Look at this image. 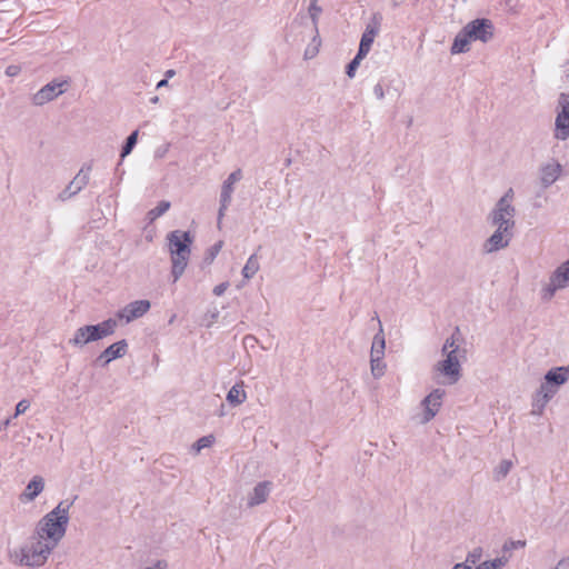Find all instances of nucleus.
Instances as JSON below:
<instances>
[{
	"instance_id": "1",
	"label": "nucleus",
	"mask_w": 569,
	"mask_h": 569,
	"mask_svg": "<svg viewBox=\"0 0 569 569\" xmlns=\"http://www.w3.org/2000/svg\"><path fill=\"white\" fill-rule=\"evenodd\" d=\"M72 502L61 501L58 506L43 516L37 523L34 532L54 548L64 537L69 523V509Z\"/></svg>"
},
{
	"instance_id": "2",
	"label": "nucleus",
	"mask_w": 569,
	"mask_h": 569,
	"mask_svg": "<svg viewBox=\"0 0 569 569\" xmlns=\"http://www.w3.org/2000/svg\"><path fill=\"white\" fill-rule=\"evenodd\" d=\"M53 549V546L33 532L29 541L20 548L8 549V559L17 566L41 567L47 562Z\"/></svg>"
},
{
	"instance_id": "3",
	"label": "nucleus",
	"mask_w": 569,
	"mask_h": 569,
	"mask_svg": "<svg viewBox=\"0 0 569 569\" xmlns=\"http://www.w3.org/2000/svg\"><path fill=\"white\" fill-rule=\"evenodd\" d=\"M166 240L171 257V276L176 282L188 266L193 237L189 231L173 230L167 234Z\"/></svg>"
},
{
	"instance_id": "4",
	"label": "nucleus",
	"mask_w": 569,
	"mask_h": 569,
	"mask_svg": "<svg viewBox=\"0 0 569 569\" xmlns=\"http://www.w3.org/2000/svg\"><path fill=\"white\" fill-rule=\"evenodd\" d=\"M458 351L459 346L453 337L448 338L441 349L446 359L436 365V370L446 376L449 383H456L460 378L461 366L458 359Z\"/></svg>"
},
{
	"instance_id": "5",
	"label": "nucleus",
	"mask_w": 569,
	"mask_h": 569,
	"mask_svg": "<svg viewBox=\"0 0 569 569\" xmlns=\"http://www.w3.org/2000/svg\"><path fill=\"white\" fill-rule=\"evenodd\" d=\"M569 287V259L560 263L550 274L549 281L541 288L543 301H550L558 290Z\"/></svg>"
},
{
	"instance_id": "6",
	"label": "nucleus",
	"mask_w": 569,
	"mask_h": 569,
	"mask_svg": "<svg viewBox=\"0 0 569 569\" xmlns=\"http://www.w3.org/2000/svg\"><path fill=\"white\" fill-rule=\"evenodd\" d=\"M463 29L471 41H481L487 43L493 38L495 27L489 19H475L468 22Z\"/></svg>"
},
{
	"instance_id": "7",
	"label": "nucleus",
	"mask_w": 569,
	"mask_h": 569,
	"mask_svg": "<svg viewBox=\"0 0 569 569\" xmlns=\"http://www.w3.org/2000/svg\"><path fill=\"white\" fill-rule=\"evenodd\" d=\"M242 178V171L240 169L234 170L231 172L228 178L223 181L220 192V207L218 211V227L220 228L221 220L226 214L227 209L229 208L231 200H232V193L234 191V184L240 181Z\"/></svg>"
},
{
	"instance_id": "8",
	"label": "nucleus",
	"mask_w": 569,
	"mask_h": 569,
	"mask_svg": "<svg viewBox=\"0 0 569 569\" xmlns=\"http://www.w3.org/2000/svg\"><path fill=\"white\" fill-rule=\"evenodd\" d=\"M569 137V93H561L558 100L556 118V138L566 140Z\"/></svg>"
},
{
	"instance_id": "9",
	"label": "nucleus",
	"mask_w": 569,
	"mask_h": 569,
	"mask_svg": "<svg viewBox=\"0 0 569 569\" xmlns=\"http://www.w3.org/2000/svg\"><path fill=\"white\" fill-rule=\"evenodd\" d=\"M382 22V16L380 12H375L368 23L366 24V29L361 36L359 51L360 54H368L371 46L375 41V38L378 36L380 31Z\"/></svg>"
},
{
	"instance_id": "10",
	"label": "nucleus",
	"mask_w": 569,
	"mask_h": 569,
	"mask_svg": "<svg viewBox=\"0 0 569 569\" xmlns=\"http://www.w3.org/2000/svg\"><path fill=\"white\" fill-rule=\"evenodd\" d=\"M67 84V81L54 80L49 82L32 96V103L34 106H43L52 101L66 91Z\"/></svg>"
},
{
	"instance_id": "11",
	"label": "nucleus",
	"mask_w": 569,
	"mask_h": 569,
	"mask_svg": "<svg viewBox=\"0 0 569 569\" xmlns=\"http://www.w3.org/2000/svg\"><path fill=\"white\" fill-rule=\"evenodd\" d=\"M515 207H506L496 203L495 209L490 213L491 223L501 230H512L515 228Z\"/></svg>"
},
{
	"instance_id": "12",
	"label": "nucleus",
	"mask_w": 569,
	"mask_h": 569,
	"mask_svg": "<svg viewBox=\"0 0 569 569\" xmlns=\"http://www.w3.org/2000/svg\"><path fill=\"white\" fill-rule=\"evenodd\" d=\"M91 168H82L70 183L58 194L60 201H67L78 194L89 182Z\"/></svg>"
},
{
	"instance_id": "13",
	"label": "nucleus",
	"mask_w": 569,
	"mask_h": 569,
	"mask_svg": "<svg viewBox=\"0 0 569 569\" xmlns=\"http://www.w3.org/2000/svg\"><path fill=\"white\" fill-rule=\"evenodd\" d=\"M443 396V390L435 389L421 401V406L423 407V416L420 420V423H427L435 418L441 407Z\"/></svg>"
},
{
	"instance_id": "14",
	"label": "nucleus",
	"mask_w": 569,
	"mask_h": 569,
	"mask_svg": "<svg viewBox=\"0 0 569 569\" xmlns=\"http://www.w3.org/2000/svg\"><path fill=\"white\" fill-rule=\"evenodd\" d=\"M150 309V302L148 300H136L130 302L121 310L117 312V318L119 320H124L126 323H129L148 312Z\"/></svg>"
},
{
	"instance_id": "15",
	"label": "nucleus",
	"mask_w": 569,
	"mask_h": 569,
	"mask_svg": "<svg viewBox=\"0 0 569 569\" xmlns=\"http://www.w3.org/2000/svg\"><path fill=\"white\" fill-rule=\"evenodd\" d=\"M100 340L98 329L94 325L83 326L76 330L73 338L69 340V343L82 348L89 342Z\"/></svg>"
},
{
	"instance_id": "16",
	"label": "nucleus",
	"mask_w": 569,
	"mask_h": 569,
	"mask_svg": "<svg viewBox=\"0 0 569 569\" xmlns=\"http://www.w3.org/2000/svg\"><path fill=\"white\" fill-rule=\"evenodd\" d=\"M512 238V230H501L499 228L486 241L485 249L487 252H495L506 248Z\"/></svg>"
},
{
	"instance_id": "17",
	"label": "nucleus",
	"mask_w": 569,
	"mask_h": 569,
	"mask_svg": "<svg viewBox=\"0 0 569 569\" xmlns=\"http://www.w3.org/2000/svg\"><path fill=\"white\" fill-rule=\"evenodd\" d=\"M127 350L128 343L126 340L117 341L106 348L97 358V361H102V366H106L112 360L123 357L127 353Z\"/></svg>"
},
{
	"instance_id": "18",
	"label": "nucleus",
	"mask_w": 569,
	"mask_h": 569,
	"mask_svg": "<svg viewBox=\"0 0 569 569\" xmlns=\"http://www.w3.org/2000/svg\"><path fill=\"white\" fill-rule=\"evenodd\" d=\"M562 167L558 162H549L542 166L540 169L541 186L546 189L553 184L559 179Z\"/></svg>"
},
{
	"instance_id": "19",
	"label": "nucleus",
	"mask_w": 569,
	"mask_h": 569,
	"mask_svg": "<svg viewBox=\"0 0 569 569\" xmlns=\"http://www.w3.org/2000/svg\"><path fill=\"white\" fill-rule=\"evenodd\" d=\"M271 486L270 481L259 482L248 497V506L254 507L263 503L270 495Z\"/></svg>"
},
{
	"instance_id": "20",
	"label": "nucleus",
	"mask_w": 569,
	"mask_h": 569,
	"mask_svg": "<svg viewBox=\"0 0 569 569\" xmlns=\"http://www.w3.org/2000/svg\"><path fill=\"white\" fill-rule=\"evenodd\" d=\"M44 480L40 476H34L30 482L27 485L23 493L21 495V500L32 501L34 500L43 490Z\"/></svg>"
},
{
	"instance_id": "21",
	"label": "nucleus",
	"mask_w": 569,
	"mask_h": 569,
	"mask_svg": "<svg viewBox=\"0 0 569 569\" xmlns=\"http://www.w3.org/2000/svg\"><path fill=\"white\" fill-rule=\"evenodd\" d=\"M470 42H471V40L468 38L467 32L462 28L457 33V36H456V38L453 40V43H452L451 49H450L451 53L452 54H458V53H463V52L469 51Z\"/></svg>"
},
{
	"instance_id": "22",
	"label": "nucleus",
	"mask_w": 569,
	"mask_h": 569,
	"mask_svg": "<svg viewBox=\"0 0 569 569\" xmlns=\"http://www.w3.org/2000/svg\"><path fill=\"white\" fill-rule=\"evenodd\" d=\"M385 348H386V340H385V336H383V329H382L381 322H379V331L373 337L371 351H370V358H383Z\"/></svg>"
},
{
	"instance_id": "23",
	"label": "nucleus",
	"mask_w": 569,
	"mask_h": 569,
	"mask_svg": "<svg viewBox=\"0 0 569 569\" xmlns=\"http://www.w3.org/2000/svg\"><path fill=\"white\" fill-rule=\"evenodd\" d=\"M247 399V393L243 390V382H238L231 387L227 395V401L232 406H239Z\"/></svg>"
},
{
	"instance_id": "24",
	"label": "nucleus",
	"mask_w": 569,
	"mask_h": 569,
	"mask_svg": "<svg viewBox=\"0 0 569 569\" xmlns=\"http://www.w3.org/2000/svg\"><path fill=\"white\" fill-rule=\"evenodd\" d=\"M545 380L557 389V387L567 382L568 377L565 369L558 367L549 370L545 376Z\"/></svg>"
},
{
	"instance_id": "25",
	"label": "nucleus",
	"mask_w": 569,
	"mask_h": 569,
	"mask_svg": "<svg viewBox=\"0 0 569 569\" xmlns=\"http://www.w3.org/2000/svg\"><path fill=\"white\" fill-rule=\"evenodd\" d=\"M556 392L557 389L545 380V382L537 391L538 401H541V408H543L550 401Z\"/></svg>"
},
{
	"instance_id": "26",
	"label": "nucleus",
	"mask_w": 569,
	"mask_h": 569,
	"mask_svg": "<svg viewBox=\"0 0 569 569\" xmlns=\"http://www.w3.org/2000/svg\"><path fill=\"white\" fill-rule=\"evenodd\" d=\"M260 266H259V260H258V257L256 253L251 254L243 269H242V276L244 279L249 280L251 279L259 270Z\"/></svg>"
},
{
	"instance_id": "27",
	"label": "nucleus",
	"mask_w": 569,
	"mask_h": 569,
	"mask_svg": "<svg viewBox=\"0 0 569 569\" xmlns=\"http://www.w3.org/2000/svg\"><path fill=\"white\" fill-rule=\"evenodd\" d=\"M116 319H108L102 321L101 323L94 325L96 329H98L99 338L102 339L104 337L111 336L117 328Z\"/></svg>"
},
{
	"instance_id": "28",
	"label": "nucleus",
	"mask_w": 569,
	"mask_h": 569,
	"mask_svg": "<svg viewBox=\"0 0 569 569\" xmlns=\"http://www.w3.org/2000/svg\"><path fill=\"white\" fill-rule=\"evenodd\" d=\"M482 558V548L477 547L473 548L466 557L463 562H459L458 565H462V569H472V567L480 561Z\"/></svg>"
},
{
	"instance_id": "29",
	"label": "nucleus",
	"mask_w": 569,
	"mask_h": 569,
	"mask_svg": "<svg viewBox=\"0 0 569 569\" xmlns=\"http://www.w3.org/2000/svg\"><path fill=\"white\" fill-rule=\"evenodd\" d=\"M513 463L511 460L505 459L500 461V463L493 470V479L498 482L503 480L510 472Z\"/></svg>"
},
{
	"instance_id": "30",
	"label": "nucleus",
	"mask_w": 569,
	"mask_h": 569,
	"mask_svg": "<svg viewBox=\"0 0 569 569\" xmlns=\"http://www.w3.org/2000/svg\"><path fill=\"white\" fill-rule=\"evenodd\" d=\"M370 370L376 379L381 378L386 372V363L382 358H370Z\"/></svg>"
},
{
	"instance_id": "31",
	"label": "nucleus",
	"mask_w": 569,
	"mask_h": 569,
	"mask_svg": "<svg viewBox=\"0 0 569 569\" xmlns=\"http://www.w3.org/2000/svg\"><path fill=\"white\" fill-rule=\"evenodd\" d=\"M170 202L167 200L160 201L156 208L151 209L148 212V218L150 219V221L158 219L170 209Z\"/></svg>"
},
{
	"instance_id": "32",
	"label": "nucleus",
	"mask_w": 569,
	"mask_h": 569,
	"mask_svg": "<svg viewBox=\"0 0 569 569\" xmlns=\"http://www.w3.org/2000/svg\"><path fill=\"white\" fill-rule=\"evenodd\" d=\"M137 141H138V130H134L133 132H131L128 136L126 143L122 147L121 154H120L122 159L131 153L132 149L137 144Z\"/></svg>"
},
{
	"instance_id": "33",
	"label": "nucleus",
	"mask_w": 569,
	"mask_h": 569,
	"mask_svg": "<svg viewBox=\"0 0 569 569\" xmlns=\"http://www.w3.org/2000/svg\"><path fill=\"white\" fill-rule=\"evenodd\" d=\"M321 12H322V9L320 6H318L317 0L311 1L310 6L308 8V13L312 21L313 29L316 32H318V20H319V16Z\"/></svg>"
},
{
	"instance_id": "34",
	"label": "nucleus",
	"mask_w": 569,
	"mask_h": 569,
	"mask_svg": "<svg viewBox=\"0 0 569 569\" xmlns=\"http://www.w3.org/2000/svg\"><path fill=\"white\" fill-rule=\"evenodd\" d=\"M367 57V54H360V51L358 50L356 57L349 62L347 66L346 73L349 78H353L357 68L360 66V62Z\"/></svg>"
},
{
	"instance_id": "35",
	"label": "nucleus",
	"mask_w": 569,
	"mask_h": 569,
	"mask_svg": "<svg viewBox=\"0 0 569 569\" xmlns=\"http://www.w3.org/2000/svg\"><path fill=\"white\" fill-rule=\"evenodd\" d=\"M213 442H214L213 436L201 437L200 439H198L194 442L193 450L196 451V453H199L202 449L211 447Z\"/></svg>"
},
{
	"instance_id": "36",
	"label": "nucleus",
	"mask_w": 569,
	"mask_h": 569,
	"mask_svg": "<svg viewBox=\"0 0 569 569\" xmlns=\"http://www.w3.org/2000/svg\"><path fill=\"white\" fill-rule=\"evenodd\" d=\"M505 563H506V560H503L502 558H496L493 560H489V561H485V562L480 563L475 569H502Z\"/></svg>"
},
{
	"instance_id": "37",
	"label": "nucleus",
	"mask_w": 569,
	"mask_h": 569,
	"mask_svg": "<svg viewBox=\"0 0 569 569\" xmlns=\"http://www.w3.org/2000/svg\"><path fill=\"white\" fill-rule=\"evenodd\" d=\"M513 197H515L513 189L509 188L506 191V193L498 200L497 203L501 204V206H506V207H513L512 206Z\"/></svg>"
},
{
	"instance_id": "38",
	"label": "nucleus",
	"mask_w": 569,
	"mask_h": 569,
	"mask_svg": "<svg viewBox=\"0 0 569 569\" xmlns=\"http://www.w3.org/2000/svg\"><path fill=\"white\" fill-rule=\"evenodd\" d=\"M30 407V402L26 399L20 400L16 406L14 417L24 413Z\"/></svg>"
},
{
	"instance_id": "39",
	"label": "nucleus",
	"mask_w": 569,
	"mask_h": 569,
	"mask_svg": "<svg viewBox=\"0 0 569 569\" xmlns=\"http://www.w3.org/2000/svg\"><path fill=\"white\" fill-rule=\"evenodd\" d=\"M229 287V283L228 282H221L219 284H217L214 288H213V293L216 296H221L224 293V291L228 289Z\"/></svg>"
},
{
	"instance_id": "40",
	"label": "nucleus",
	"mask_w": 569,
	"mask_h": 569,
	"mask_svg": "<svg viewBox=\"0 0 569 569\" xmlns=\"http://www.w3.org/2000/svg\"><path fill=\"white\" fill-rule=\"evenodd\" d=\"M373 93L378 100H382L385 98V90L381 83H377L373 87Z\"/></svg>"
},
{
	"instance_id": "41",
	"label": "nucleus",
	"mask_w": 569,
	"mask_h": 569,
	"mask_svg": "<svg viewBox=\"0 0 569 569\" xmlns=\"http://www.w3.org/2000/svg\"><path fill=\"white\" fill-rule=\"evenodd\" d=\"M19 72V68L16 66H9L6 70V73L10 77L17 76Z\"/></svg>"
},
{
	"instance_id": "42",
	"label": "nucleus",
	"mask_w": 569,
	"mask_h": 569,
	"mask_svg": "<svg viewBox=\"0 0 569 569\" xmlns=\"http://www.w3.org/2000/svg\"><path fill=\"white\" fill-rule=\"evenodd\" d=\"M222 247V242L219 241L218 243H216L212 248H211V256L212 258L220 251Z\"/></svg>"
},
{
	"instance_id": "43",
	"label": "nucleus",
	"mask_w": 569,
	"mask_h": 569,
	"mask_svg": "<svg viewBox=\"0 0 569 569\" xmlns=\"http://www.w3.org/2000/svg\"><path fill=\"white\" fill-rule=\"evenodd\" d=\"M513 548H523L526 546V541L523 540H517L511 542Z\"/></svg>"
},
{
	"instance_id": "44",
	"label": "nucleus",
	"mask_w": 569,
	"mask_h": 569,
	"mask_svg": "<svg viewBox=\"0 0 569 569\" xmlns=\"http://www.w3.org/2000/svg\"><path fill=\"white\" fill-rule=\"evenodd\" d=\"M168 86V79H162L157 83V89L163 88Z\"/></svg>"
},
{
	"instance_id": "45",
	"label": "nucleus",
	"mask_w": 569,
	"mask_h": 569,
	"mask_svg": "<svg viewBox=\"0 0 569 569\" xmlns=\"http://www.w3.org/2000/svg\"><path fill=\"white\" fill-rule=\"evenodd\" d=\"M10 422H11V419H10V418H9V419H7V420H4V421L0 425V430H4V429H7V428H8V426L10 425Z\"/></svg>"
},
{
	"instance_id": "46",
	"label": "nucleus",
	"mask_w": 569,
	"mask_h": 569,
	"mask_svg": "<svg viewBox=\"0 0 569 569\" xmlns=\"http://www.w3.org/2000/svg\"><path fill=\"white\" fill-rule=\"evenodd\" d=\"M176 74V71L173 69H169L166 71L164 76H166V79L168 78H172L173 76Z\"/></svg>"
},
{
	"instance_id": "47",
	"label": "nucleus",
	"mask_w": 569,
	"mask_h": 569,
	"mask_svg": "<svg viewBox=\"0 0 569 569\" xmlns=\"http://www.w3.org/2000/svg\"><path fill=\"white\" fill-rule=\"evenodd\" d=\"M150 102H151V103H154V104H156V103H158V102H159V97H158V96L152 97V98L150 99Z\"/></svg>"
},
{
	"instance_id": "48",
	"label": "nucleus",
	"mask_w": 569,
	"mask_h": 569,
	"mask_svg": "<svg viewBox=\"0 0 569 569\" xmlns=\"http://www.w3.org/2000/svg\"><path fill=\"white\" fill-rule=\"evenodd\" d=\"M220 417L224 416V411H223V405H221V410L220 412L218 413Z\"/></svg>"
},
{
	"instance_id": "49",
	"label": "nucleus",
	"mask_w": 569,
	"mask_h": 569,
	"mask_svg": "<svg viewBox=\"0 0 569 569\" xmlns=\"http://www.w3.org/2000/svg\"><path fill=\"white\" fill-rule=\"evenodd\" d=\"M567 372V377L569 376V365L567 367H561Z\"/></svg>"
},
{
	"instance_id": "50",
	"label": "nucleus",
	"mask_w": 569,
	"mask_h": 569,
	"mask_svg": "<svg viewBox=\"0 0 569 569\" xmlns=\"http://www.w3.org/2000/svg\"><path fill=\"white\" fill-rule=\"evenodd\" d=\"M217 317H218V312H216V313L211 315L212 320H216V319H217Z\"/></svg>"
}]
</instances>
